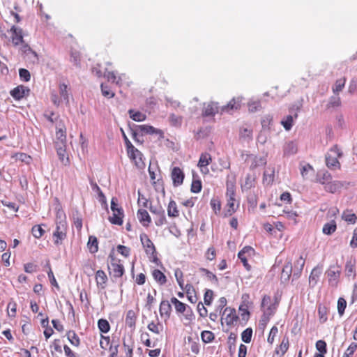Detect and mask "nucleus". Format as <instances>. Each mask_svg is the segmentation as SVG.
<instances>
[{
	"instance_id": "nucleus-37",
	"label": "nucleus",
	"mask_w": 357,
	"mask_h": 357,
	"mask_svg": "<svg viewBox=\"0 0 357 357\" xmlns=\"http://www.w3.org/2000/svg\"><path fill=\"white\" fill-rule=\"evenodd\" d=\"M201 338L204 343L211 342L214 338V334L209 331H204L201 333Z\"/></svg>"
},
{
	"instance_id": "nucleus-45",
	"label": "nucleus",
	"mask_w": 357,
	"mask_h": 357,
	"mask_svg": "<svg viewBox=\"0 0 357 357\" xmlns=\"http://www.w3.org/2000/svg\"><path fill=\"white\" fill-rule=\"evenodd\" d=\"M57 155L59 156V160L64 164L66 165L68 162V158L66 154V149H63L62 148H59L56 151Z\"/></svg>"
},
{
	"instance_id": "nucleus-59",
	"label": "nucleus",
	"mask_w": 357,
	"mask_h": 357,
	"mask_svg": "<svg viewBox=\"0 0 357 357\" xmlns=\"http://www.w3.org/2000/svg\"><path fill=\"white\" fill-rule=\"evenodd\" d=\"M316 348L320 353L326 354L327 352L326 343L324 340H318L316 342Z\"/></svg>"
},
{
	"instance_id": "nucleus-52",
	"label": "nucleus",
	"mask_w": 357,
	"mask_h": 357,
	"mask_svg": "<svg viewBox=\"0 0 357 357\" xmlns=\"http://www.w3.org/2000/svg\"><path fill=\"white\" fill-rule=\"evenodd\" d=\"M272 121H273V117L271 116L270 115H266V116H264L261 120V126H262L263 129H264V130L269 129L270 125L271 124Z\"/></svg>"
},
{
	"instance_id": "nucleus-28",
	"label": "nucleus",
	"mask_w": 357,
	"mask_h": 357,
	"mask_svg": "<svg viewBox=\"0 0 357 357\" xmlns=\"http://www.w3.org/2000/svg\"><path fill=\"white\" fill-rule=\"evenodd\" d=\"M128 113L130 114V117L135 121H143L146 118L145 114L142 113L140 112H135L133 109H130L128 111Z\"/></svg>"
},
{
	"instance_id": "nucleus-47",
	"label": "nucleus",
	"mask_w": 357,
	"mask_h": 357,
	"mask_svg": "<svg viewBox=\"0 0 357 357\" xmlns=\"http://www.w3.org/2000/svg\"><path fill=\"white\" fill-rule=\"evenodd\" d=\"M31 232L36 238H40L43 235L45 231L40 225H35L32 227Z\"/></svg>"
},
{
	"instance_id": "nucleus-23",
	"label": "nucleus",
	"mask_w": 357,
	"mask_h": 357,
	"mask_svg": "<svg viewBox=\"0 0 357 357\" xmlns=\"http://www.w3.org/2000/svg\"><path fill=\"white\" fill-rule=\"evenodd\" d=\"M152 275L154 280L161 285L165 284L167 282L166 276L160 270H153L152 272Z\"/></svg>"
},
{
	"instance_id": "nucleus-39",
	"label": "nucleus",
	"mask_w": 357,
	"mask_h": 357,
	"mask_svg": "<svg viewBox=\"0 0 357 357\" xmlns=\"http://www.w3.org/2000/svg\"><path fill=\"white\" fill-rule=\"evenodd\" d=\"M24 91L22 89V87L17 86L13 89L10 91V95L15 99V100H20L24 97Z\"/></svg>"
},
{
	"instance_id": "nucleus-8",
	"label": "nucleus",
	"mask_w": 357,
	"mask_h": 357,
	"mask_svg": "<svg viewBox=\"0 0 357 357\" xmlns=\"http://www.w3.org/2000/svg\"><path fill=\"white\" fill-rule=\"evenodd\" d=\"M321 183L324 185L325 190L331 193H335L343 187V183L339 181H331L328 182L321 181Z\"/></svg>"
},
{
	"instance_id": "nucleus-56",
	"label": "nucleus",
	"mask_w": 357,
	"mask_h": 357,
	"mask_svg": "<svg viewBox=\"0 0 357 357\" xmlns=\"http://www.w3.org/2000/svg\"><path fill=\"white\" fill-rule=\"evenodd\" d=\"M100 87H101L102 93L105 97H107L109 98L114 97V93L110 91V89H109V87L107 85H105L104 84H101Z\"/></svg>"
},
{
	"instance_id": "nucleus-49",
	"label": "nucleus",
	"mask_w": 357,
	"mask_h": 357,
	"mask_svg": "<svg viewBox=\"0 0 357 357\" xmlns=\"http://www.w3.org/2000/svg\"><path fill=\"white\" fill-rule=\"evenodd\" d=\"M59 90L61 98L66 102H68L69 97L67 91V85H66L65 84H60Z\"/></svg>"
},
{
	"instance_id": "nucleus-15",
	"label": "nucleus",
	"mask_w": 357,
	"mask_h": 357,
	"mask_svg": "<svg viewBox=\"0 0 357 357\" xmlns=\"http://www.w3.org/2000/svg\"><path fill=\"white\" fill-rule=\"evenodd\" d=\"M123 210L121 207L119 210L116 211V213L113 212V215L109 217V220L111 223L117 225H121L123 224Z\"/></svg>"
},
{
	"instance_id": "nucleus-18",
	"label": "nucleus",
	"mask_w": 357,
	"mask_h": 357,
	"mask_svg": "<svg viewBox=\"0 0 357 357\" xmlns=\"http://www.w3.org/2000/svg\"><path fill=\"white\" fill-rule=\"evenodd\" d=\"M159 311L161 317L165 315L167 318H169L172 311L170 303L167 301H162L160 303Z\"/></svg>"
},
{
	"instance_id": "nucleus-9",
	"label": "nucleus",
	"mask_w": 357,
	"mask_h": 357,
	"mask_svg": "<svg viewBox=\"0 0 357 357\" xmlns=\"http://www.w3.org/2000/svg\"><path fill=\"white\" fill-rule=\"evenodd\" d=\"M222 316L225 317V319L227 325L233 324L238 319L235 309L231 307H226L223 311Z\"/></svg>"
},
{
	"instance_id": "nucleus-3",
	"label": "nucleus",
	"mask_w": 357,
	"mask_h": 357,
	"mask_svg": "<svg viewBox=\"0 0 357 357\" xmlns=\"http://www.w3.org/2000/svg\"><path fill=\"white\" fill-rule=\"evenodd\" d=\"M67 223L66 222H56V230L53 236L56 238L54 243L59 245L61 241L66 237Z\"/></svg>"
},
{
	"instance_id": "nucleus-17",
	"label": "nucleus",
	"mask_w": 357,
	"mask_h": 357,
	"mask_svg": "<svg viewBox=\"0 0 357 357\" xmlns=\"http://www.w3.org/2000/svg\"><path fill=\"white\" fill-rule=\"evenodd\" d=\"M138 129L146 134H158L160 137H162L163 132L162 130L155 128L154 127L149 125L138 126Z\"/></svg>"
},
{
	"instance_id": "nucleus-57",
	"label": "nucleus",
	"mask_w": 357,
	"mask_h": 357,
	"mask_svg": "<svg viewBox=\"0 0 357 357\" xmlns=\"http://www.w3.org/2000/svg\"><path fill=\"white\" fill-rule=\"evenodd\" d=\"M210 204H211L212 209L214 211L215 214H217L218 212L220 211L221 204H220V202L219 200H218L217 199H212L211 200Z\"/></svg>"
},
{
	"instance_id": "nucleus-30",
	"label": "nucleus",
	"mask_w": 357,
	"mask_h": 357,
	"mask_svg": "<svg viewBox=\"0 0 357 357\" xmlns=\"http://www.w3.org/2000/svg\"><path fill=\"white\" fill-rule=\"evenodd\" d=\"M297 152V146L294 142H287L284 147L285 155H294Z\"/></svg>"
},
{
	"instance_id": "nucleus-64",
	"label": "nucleus",
	"mask_w": 357,
	"mask_h": 357,
	"mask_svg": "<svg viewBox=\"0 0 357 357\" xmlns=\"http://www.w3.org/2000/svg\"><path fill=\"white\" fill-rule=\"evenodd\" d=\"M354 263L351 261H347L345 265V271L347 275H350L351 273L354 272Z\"/></svg>"
},
{
	"instance_id": "nucleus-42",
	"label": "nucleus",
	"mask_w": 357,
	"mask_h": 357,
	"mask_svg": "<svg viewBox=\"0 0 357 357\" xmlns=\"http://www.w3.org/2000/svg\"><path fill=\"white\" fill-rule=\"evenodd\" d=\"M252 335V330L250 328H246L241 334V339L245 343H250Z\"/></svg>"
},
{
	"instance_id": "nucleus-24",
	"label": "nucleus",
	"mask_w": 357,
	"mask_h": 357,
	"mask_svg": "<svg viewBox=\"0 0 357 357\" xmlns=\"http://www.w3.org/2000/svg\"><path fill=\"white\" fill-rule=\"evenodd\" d=\"M136 322V315L133 310H128L126 317V324L130 328H135Z\"/></svg>"
},
{
	"instance_id": "nucleus-12",
	"label": "nucleus",
	"mask_w": 357,
	"mask_h": 357,
	"mask_svg": "<svg viewBox=\"0 0 357 357\" xmlns=\"http://www.w3.org/2000/svg\"><path fill=\"white\" fill-rule=\"evenodd\" d=\"M255 176L254 174H248L245 178V181L241 183L242 190H248L255 187Z\"/></svg>"
},
{
	"instance_id": "nucleus-60",
	"label": "nucleus",
	"mask_w": 357,
	"mask_h": 357,
	"mask_svg": "<svg viewBox=\"0 0 357 357\" xmlns=\"http://www.w3.org/2000/svg\"><path fill=\"white\" fill-rule=\"evenodd\" d=\"M169 120H170L172 125H173L174 126H180L182 122V118L178 116H176L174 114H170Z\"/></svg>"
},
{
	"instance_id": "nucleus-25",
	"label": "nucleus",
	"mask_w": 357,
	"mask_h": 357,
	"mask_svg": "<svg viewBox=\"0 0 357 357\" xmlns=\"http://www.w3.org/2000/svg\"><path fill=\"white\" fill-rule=\"evenodd\" d=\"M305 265V259L301 256L299 259L295 263V270L294 273V277L298 278L300 276V274L303 268Z\"/></svg>"
},
{
	"instance_id": "nucleus-13",
	"label": "nucleus",
	"mask_w": 357,
	"mask_h": 357,
	"mask_svg": "<svg viewBox=\"0 0 357 357\" xmlns=\"http://www.w3.org/2000/svg\"><path fill=\"white\" fill-rule=\"evenodd\" d=\"M218 112V106L217 102H211L208 103L203 109V115L206 116H213Z\"/></svg>"
},
{
	"instance_id": "nucleus-55",
	"label": "nucleus",
	"mask_w": 357,
	"mask_h": 357,
	"mask_svg": "<svg viewBox=\"0 0 357 357\" xmlns=\"http://www.w3.org/2000/svg\"><path fill=\"white\" fill-rule=\"evenodd\" d=\"M342 218L345 221L352 223V224H354L357 219V218L354 213H345V212L342 214Z\"/></svg>"
},
{
	"instance_id": "nucleus-20",
	"label": "nucleus",
	"mask_w": 357,
	"mask_h": 357,
	"mask_svg": "<svg viewBox=\"0 0 357 357\" xmlns=\"http://www.w3.org/2000/svg\"><path fill=\"white\" fill-rule=\"evenodd\" d=\"M274 168H268L264 173L263 183L266 185H271L274 181Z\"/></svg>"
},
{
	"instance_id": "nucleus-31",
	"label": "nucleus",
	"mask_w": 357,
	"mask_h": 357,
	"mask_svg": "<svg viewBox=\"0 0 357 357\" xmlns=\"http://www.w3.org/2000/svg\"><path fill=\"white\" fill-rule=\"evenodd\" d=\"M197 176L193 174V179L191 184V192L193 193H198L202 190V182L197 178Z\"/></svg>"
},
{
	"instance_id": "nucleus-50",
	"label": "nucleus",
	"mask_w": 357,
	"mask_h": 357,
	"mask_svg": "<svg viewBox=\"0 0 357 357\" xmlns=\"http://www.w3.org/2000/svg\"><path fill=\"white\" fill-rule=\"evenodd\" d=\"M236 178L234 176H227L226 186L227 190H236Z\"/></svg>"
},
{
	"instance_id": "nucleus-46",
	"label": "nucleus",
	"mask_w": 357,
	"mask_h": 357,
	"mask_svg": "<svg viewBox=\"0 0 357 357\" xmlns=\"http://www.w3.org/2000/svg\"><path fill=\"white\" fill-rule=\"evenodd\" d=\"M104 77H106L108 81H111L112 82H115L116 84H119L120 78L116 77L114 72L113 71H107V70L104 73Z\"/></svg>"
},
{
	"instance_id": "nucleus-34",
	"label": "nucleus",
	"mask_w": 357,
	"mask_h": 357,
	"mask_svg": "<svg viewBox=\"0 0 357 357\" xmlns=\"http://www.w3.org/2000/svg\"><path fill=\"white\" fill-rule=\"evenodd\" d=\"M345 83H346V79L344 77L337 79L335 82V85L333 86V89H332L333 92L335 94H338L339 92L342 91V90L344 87Z\"/></svg>"
},
{
	"instance_id": "nucleus-22",
	"label": "nucleus",
	"mask_w": 357,
	"mask_h": 357,
	"mask_svg": "<svg viewBox=\"0 0 357 357\" xmlns=\"http://www.w3.org/2000/svg\"><path fill=\"white\" fill-rule=\"evenodd\" d=\"M167 214L169 217L172 218H176L179 215V212L177 209L176 204L174 200H171L168 204Z\"/></svg>"
},
{
	"instance_id": "nucleus-14",
	"label": "nucleus",
	"mask_w": 357,
	"mask_h": 357,
	"mask_svg": "<svg viewBox=\"0 0 357 357\" xmlns=\"http://www.w3.org/2000/svg\"><path fill=\"white\" fill-rule=\"evenodd\" d=\"M211 160V157L209 153H204L201 155L198 162V166L201 168V171L202 172H208V169L206 168V167L209 164Z\"/></svg>"
},
{
	"instance_id": "nucleus-4",
	"label": "nucleus",
	"mask_w": 357,
	"mask_h": 357,
	"mask_svg": "<svg viewBox=\"0 0 357 357\" xmlns=\"http://www.w3.org/2000/svg\"><path fill=\"white\" fill-rule=\"evenodd\" d=\"M9 32L11 33V40L15 46L24 43L23 31L20 27L13 25L11 26Z\"/></svg>"
},
{
	"instance_id": "nucleus-35",
	"label": "nucleus",
	"mask_w": 357,
	"mask_h": 357,
	"mask_svg": "<svg viewBox=\"0 0 357 357\" xmlns=\"http://www.w3.org/2000/svg\"><path fill=\"white\" fill-rule=\"evenodd\" d=\"M96 280L98 285H102L106 283L107 277L103 271L98 270L96 273Z\"/></svg>"
},
{
	"instance_id": "nucleus-6",
	"label": "nucleus",
	"mask_w": 357,
	"mask_h": 357,
	"mask_svg": "<svg viewBox=\"0 0 357 357\" xmlns=\"http://www.w3.org/2000/svg\"><path fill=\"white\" fill-rule=\"evenodd\" d=\"M140 241L147 255H153L156 252L154 244L146 234L140 235Z\"/></svg>"
},
{
	"instance_id": "nucleus-1",
	"label": "nucleus",
	"mask_w": 357,
	"mask_h": 357,
	"mask_svg": "<svg viewBox=\"0 0 357 357\" xmlns=\"http://www.w3.org/2000/svg\"><path fill=\"white\" fill-rule=\"evenodd\" d=\"M342 156V152L337 146H333L326 155V164L328 168H340L338 158Z\"/></svg>"
},
{
	"instance_id": "nucleus-32",
	"label": "nucleus",
	"mask_w": 357,
	"mask_h": 357,
	"mask_svg": "<svg viewBox=\"0 0 357 357\" xmlns=\"http://www.w3.org/2000/svg\"><path fill=\"white\" fill-rule=\"evenodd\" d=\"M171 303L174 305V307L178 312L183 313L186 309V305L178 301L175 297H172L171 298Z\"/></svg>"
},
{
	"instance_id": "nucleus-33",
	"label": "nucleus",
	"mask_w": 357,
	"mask_h": 357,
	"mask_svg": "<svg viewBox=\"0 0 357 357\" xmlns=\"http://www.w3.org/2000/svg\"><path fill=\"white\" fill-rule=\"evenodd\" d=\"M239 101H236L234 98L230 102H229L227 105L222 107V111L229 112L231 110L237 109L239 107Z\"/></svg>"
},
{
	"instance_id": "nucleus-54",
	"label": "nucleus",
	"mask_w": 357,
	"mask_h": 357,
	"mask_svg": "<svg viewBox=\"0 0 357 357\" xmlns=\"http://www.w3.org/2000/svg\"><path fill=\"white\" fill-rule=\"evenodd\" d=\"M288 348H289V338L287 337H284L282 339V342L280 345V351L281 352V354L284 355L288 350Z\"/></svg>"
},
{
	"instance_id": "nucleus-41",
	"label": "nucleus",
	"mask_w": 357,
	"mask_h": 357,
	"mask_svg": "<svg viewBox=\"0 0 357 357\" xmlns=\"http://www.w3.org/2000/svg\"><path fill=\"white\" fill-rule=\"evenodd\" d=\"M67 337L68 340L73 345L77 347L79 344V339L74 331H69L67 334Z\"/></svg>"
},
{
	"instance_id": "nucleus-21",
	"label": "nucleus",
	"mask_w": 357,
	"mask_h": 357,
	"mask_svg": "<svg viewBox=\"0 0 357 357\" xmlns=\"http://www.w3.org/2000/svg\"><path fill=\"white\" fill-rule=\"evenodd\" d=\"M56 141L66 142V132L63 125L56 126Z\"/></svg>"
},
{
	"instance_id": "nucleus-27",
	"label": "nucleus",
	"mask_w": 357,
	"mask_h": 357,
	"mask_svg": "<svg viewBox=\"0 0 357 357\" xmlns=\"http://www.w3.org/2000/svg\"><path fill=\"white\" fill-rule=\"evenodd\" d=\"M337 226L335 220H331L330 222L326 223L322 229L324 234L331 235L336 230Z\"/></svg>"
},
{
	"instance_id": "nucleus-53",
	"label": "nucleus",
	"mask_w": 357,
	"mask_h": 357,
	"mask_svg": "<svg viewBox=\"0 0 357 357\" xmlns=\"http://www.w3.org/2000/svg\"><path fill=\"white\" fill-rule=\"evenodd\" d=\"M17 304L11 299L8 304V313L10 317H15L16 313Z\"/></svg>"
},
{
	"instance_id": "nucleus-48",
	"label": "nucleus",
	"mask_w": 357,
	"mask_h": 357,
	"mask_svg": "<svg viewBox=\"0 0 357 357\" xmlns=\"http://www.w3.org/2000/svg\"><path fill=\"white\" fill-rule=\"evenodd\" d=\"M347 307V301L343 298H340L337 301V311L340 316H342Z\"/></svg>"
},
{
	"instance_id": "nucleus-38",
	"label": "nucleus",
	"mask_w": 357,
	"mask_h": 357,
	"mask_svg": "<svg viewBox=\"0 0 357 357\" xmlns=\"http://www.w3.org/2000/svg\"><path fill=\"white\" fill-rule=\"evenodd\" d=\"M98 326L99 330L104 333H107V332H109L110 329L109 322L106 319H100L98 320Z\"/></svg>"
},
{
	"instance_id": "nucleus-62",
	"label": "nucleus",
	"mask_w": 357,
	"mask_h": 357,
	"mask_svg": "<svg viewBox=\"0 0 357 357\" xmlns=\"http://www.w3.org/2000/svg\"><path fill=\"white\" fill-rule=\"evenodd\" d=\"M240 136L242 138L250 140L252 137V131L250 129L244 128L241 130Z\"/></svg>"
},
{
	"instance_id": "nucleus-63",
	"label": "nucleus",
	"mask_w": 357,
	"mask_h": 357,
	"mask_svg": "<svg viewBox=\"0 0 357 357\" xmlns=\"http://www.w3.org/2000/svg\"><path fill=\"white\" fill-rule=\"evenodd\" d=\"M155 223L157 226H162L167 223L165 211H163V213H161V214L157 215V218L155 221Z\"/></svg>"
},
{
	"instance_id": "nucleus-51",
	"label": "nucleus",
	"mask_w": 357,
	"mask_h": 357,
	"mask_svg": "<svg viewBox=\"0 0 357 357\" xmlns=\"http://www.w3.org/2000/svg\"><path fill=\"white\" fill-rule=\"evenodd\" d=\"M20 77L24 82H28L31 79V75L29 70L24 68H20L19 70Z\"/></svg>"
},
{
	"instance_id": "nucleus-16",
	"label": "nucleus",
	"mask_w": 357,
	"mask_h": 357,
	"mask_svg": "<svg viewBox=\"0 0 357 357\" xmlns=\"http://www.w3.org/2000/svg\"><path fill=\"white\" fill-rule=\"evenodd\" d=\"M321 273V268L315 267L312 269L309 277V283L312 287H314L317 284Z\"/></svg>"
},
{
	"instance_id": "nucleus-58",
	"label": "nucleus",
	"mask_w": 357,
	"mask_h": 357,
	"mask_svg": "<svg viewBox=\"0 0 357 357\" xmlns=\"http://www.w3.org/2000/svg\"><path fill=\"white\" fill-rule=\"evenodd\" d=\"M261 107L259 101H250L248 103L249 111L251 112H255L258 111Z\"/></svg>"
},
{
	"instance_id": "nucleus-2",
	"label": "nucleus",
	"mask_w": 357,
	"mask_h": 357,
	"mask_svg": "<svg viewBox=\"0 0 357 357\" xmlns=\"http://www.w3.org/2000/svg\"><path fill=\"white\" fill-rule=\"evenodd\" d=\"M111 262L108 266L109 270V275L114 278H119L122 277L125 272L124 266L120 263V260L110 256Z\"/></svg>"
},
{
	"instance_id": "nucleus-10",
	"label": "nucleus",
	"mask_w": 357,
	"mask_h": 357,
	"mask_svg": "<svg viewBox=\"0 0 357 357\" xmlns=\"http://www.w3.org/2000/svg\"><path fill=\"white\" fill-rule=\"evenodd\" d=\"M292 273V264L291 261H287L282 268L281 273V281L284 283L289 281Z\"/></svg>"
},
{
	"instance_id": "nucleus-26",
	"label": "nucleus",
	"mask_w": 357,
	"mask_h": 357,
	"mask_svg": "<svg viewBox=\"0 0 357 357\" xmlns=\"http://www.w3.org/2000/svg\"><path fill=\"white\" fill-rule=\"evenodd\" d=\"M127 152H128V154L129 157L130 158V159L135 160L137 165L138 164V160L139 162H142V154L135 146L133 147V151L131 150V149H130Z\"/></svg>"
},
{
	"instance_id": "nucleus-61",
	"label": "nucleus",
	"mask_w": 357,
	"mask_h": 357,
	"mask_svg": "<svg viewBox=\"0 0 357 357\" xmlns=\"http://www.w3.org/2000/svg\"><path fill=\"white\" fill-rule=\"evenodd\" d=\"M213 292L212 290L208 289L205 292L204 300V303L206 305H211L212 300H213Z\"/></svg>"
},
{
	"instance_id": "nucleus-7",
	"label": "nucleus",
	"mask_w": 357,
	"mask_h": 357,
	"mask_svg": "<svg viewBox=\"0 0 357 357\" xmlns=\"http://www.w3.org/2000/svg\"><path fill=\"white\" fill-rule=\"evenodd\" d=\"M171 176L174 186L176 187L183 183L185 176L179 167H175L172 170Z\"/></svg>"
},
{
	"instance_id": "nucleus-44",
	"label": "nucleus",
	"mask_w": 357,
	"mask_h": 357,
	"mask_svg": "<svg viewBox=\"0 0 357 357\" xmlns=\"http://www.w3.org/2000/svg\"><path fill=\"white\" fill-rule=\"evenodd\" d=\"M341 105L340 98L338 96H332L330 98V100L328 102L327 107H339Z\"/></svg>"
},
{
	"instance_id": "nucleus-36",
	"label": "nucleus",
	"mask_w": 357,
	"mask_h": 357,
	"mask_svg": "<svg viewBox=\"0 0 357 357\" xmlns=\"http://www.w3.org/2000/svg\"><path fill=\"white\" fill-rule=\"evenodd\" d=\"M90 185L91 186L92 190L98 193V197H100V200L105 202L106 197L97 183L93 180H91Z\"/></svg>"
},
{
	"instance_id": "nucleus-29",
	"label": "nucleus",
	"mask_w": 357,
	"mask_h": 357,
	"mask_svg": "<svg viewBox=\"0 0 357 357\" xmlns=\"http://www.w3.org/2000/svg\"><path fill=\"white\" fill-rule=\"evenodd\" d=\"M235 202V198H227V206L228 207V209L227 210L225 215H231L236 211L238 204L236 206Z\"/></svg>"
},
{
	"instance_id": "nucleus-19",
	"label": "nucleus",
	"mask_w": 357,
	"mask_h": 357,
	"mask_svg": "<svg viewBox=\"0 0 357 357\" xmlns=\"http://www.w3.org/2000/svg\"><path fill=\"white\" fill-rule=\"evenodd\" d=\"M87 247L91 253L94 254L98 250V239L94 236H90L87 243Z\"/></svg>"
},
{
	"instance_id": "nucleus-11",
	"label": "nucleus",
	"mask_w": 357,
	"mask_h": 357,
	"mask_svg": "<svg viewBox=\"0 0 357 357\" xmlns=\"http://www.w3.org/2000/svg\"><path fill=\"white\" fill-rule=\"evenodd\" d=\"M137 218L144 227H148L151 222V217L145 209L138 210Z\"/></svg>"
},
{
	"instance_id": "nucleus-5",
	"label": "nucleus",
	"mask_w": 357,
	"mask_h": 357,
	"mask_svg": "<svg viewBox=\"0 0 357 357\" xmlns=\"http://www.w3.org/2000/svg\"><path fill=\"white\" fill-rule=\"evenodd\" d=\"M340 268L338 266H331L327 270L326 274L328 278L329 284L332 286H336L340 275Z\"/></svg>"
},
{
	"instance_id": "nucleus-43",
	"label": "nucleus",
	"mask_w": 357,
	"mask_h": 357,
	"mask_svg": "<svg viewBox=\"0 0 357 357\" xmlns=\"http://www.w3.org/2000/svg\"><path fill=\"white\" fill-rule=\"evenodd\" d=\"M199 271L204 273V275L207 277V278L213 282L215 284H218V280L215 274H213L212 272L209 271L208 270L204 268H200Z\"/></svg>"
},
{
	"instance_id": "nucleus-40",
	"label": "nucleus",
	"mask_w": 357,
	"mask_h": 357,
	"mask_svg": "<svg viewBox=\"0 0 357 357\" xmlns=\"http://www.w3.org/2000/svg\"><path fill=\"white\" fill-rule=\"evenodd\" d=\"M293 116L288 115L283 120H282L281 123L286 130H290L293 126Z\"/></svg>"
}]
</instances>
